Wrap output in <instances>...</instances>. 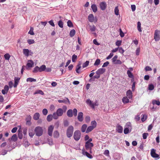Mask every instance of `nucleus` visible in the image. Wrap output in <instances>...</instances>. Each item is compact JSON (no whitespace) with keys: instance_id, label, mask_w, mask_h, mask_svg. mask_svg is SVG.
Returning <instances> with one entry per match:
<instances>
[{"instance_id":"nucleus-1","label":"nucleus","mask_w":160,"mask_h":160,"mask_svg":"<svg viewBox=\"0 0 160 160\" xmlns=\"http://www.w3.org/2000/svg\"><path fill=\"white\" fill-rule=\"evenodd\" d=\"M78 111L76 109L74 108L73 110L72 109L68 110L67 112V114L68 116L69 117H72L73 115L75 117H76L77 115Z\"/></svg>"},{"instance_id":"nucleus-2","label":"nucleus","mask_w":160,"mask_h":160,"mask_svg":"<svg viewBox=\"0 0 160 160\" xmlns=\"http://www.w3.org/2000/svg\"><path fill=\"white\" fill-rule=\"evenodd\" d=\"M36 135L38 137L41 136L43 133V130L42 128L40 126L36 127L34 129Z\"/></svg>"},{"instance_id":"nucleus-3","label":"nucleus","mask_w":160,"mask_h":160,"mask_svg":"<svg viewBox=\"0 0 160 160\" xmlns=\"http://www.w3.org/2000/svg\"><path fill=\"white\" fill-rule=\"evenodd\" d=\"M93 146V144L92 142H86L85 144V148L87 150H89V152L92 153V149Z\"/></svg>"},{"instance_id":"nucleus-4","label":"nucleus","mask_w":160,"mask_h":160,"mask_svg":"<svg viewBox=\"0 0 160 160\" xmlns=\"http://www.w3.org/2000/svg\"><path fill=\"white\" fill-rule=\"evenodd\" d=\"M73 130V128L72 126H70L68 127L67 132V136L68 138H70L72 136Z\"/></svg>"},{"instance_id":"nucleus-5","label":"nucleus","mask_w":160,"mask_h":160,"mask_svg":"<svg viewBox=\"0 0 160 160\" xmlns=\"http://www.w3.org/2000/svg\"><path fill=\"white\" fill-rule=\"evenodd\" d=\"M154 39L156 42L158 41L160 39V31L156 30L154 33Z\"/></svg>"},{"instance_id":"nucleus-6","label":"nucleus","mask_w":160,"mask_h":160,"mask_svg":"<svg viewBox=\"0 0 160 160\" xmlns=\"http://www.w3.org/2000/svg\"><path fill=\"white\" fill-rule=\"evenodd\" d=\"M151 155L154 158H159V155L156 153V150L152 148L151 150Z\"/></svg>"},{"instance_id":"nucleus-7","label":"nucleus","mask_w":160,"mask_h":160,"mask_svg":"<svg viewBox=\"0 0 160 160\" xmlns=\"http://www.w3.org/2000/svg\"><path fill=\"white\" fill-rule=\"evenodd\" d=\"M82 154L84 156H86L89 158L92 159L93 158L92 155L88 153L87 151H85L84 148L82 150Z\"/></svg>"},{"instance_id":"nucleus-8","label":"nucleus","mask_w":160,"mask_h":160,"mask_svg":"<svg viewBox=\"0 0 160 160\" xmlns=\"http://www.w3.org/2000/svg\"><path fill=\"white\" fill-rule=\"evenodd\" d=\"M74 138L76 140H78L80 138V132L79 131H75L74 134Z\"/></svg>"},{"instance_id":"nucleus-9","label":"nucleus","mask_w":160,"mask_h":160,"mask_svg":"<svg viewBox=\"0 0 160 160\" xmlns=\"http://www.w3.org/2000/svg\"><path fill=\"white\" fill-rule=\"evenodd\" d=\"M54 129V127L52 125L50 126L48 129V133L50 136L52 135V132Z\"/></svg>"},{"instance_id":"nucleus-10","label":"nucleus","mask_w":160,"mask_h":160,"mask_svg":"<svg viewBox=\"0 0 160 160\" xmlns=\"http://www.w3.org/2000/svg\"><path fill=\"white\" fill-rule=\"evenodd\" d=\"M58 102L59 103H63L65 104H70V102L69 100V99L66 98H65L64 99H62V100H59Z\"/></svg>"},{"instance_id":"nucleus-11","label":"nucleus","mask_w":160,"mask_h":160,"mask_svg":"<svg viewBox=\"0 0 160 160\" xmlns=\"http://www.w3.org/2000/svg\"><path fill=\"white\" fill-rule=\"evenodd\" d=\"M116 131L119 133H122L123 132L122 127L119 124H118L116 126Z\"/></svg>"},{"instance_id":"nucleus-12","label":"nucleus","mask_w":160,"mask_h":160,"mask_svg":"<svg viewBox=\"0 0 160 160\" xmlns=\"http://www.w3.org/2000/svg\"><path fill=\"white\" fill-rule=\"evenodd\" d=\"M86 103L89 105V106L92 109H94L95 108V107L94 103L91 100L89 99H88L86 101Z\"/></svg>"},{"instance_id":"nucleus-13","label":"nucleus","mask_w":160,"mask_h":160,"mask_svg":"<svg viewBox=\"0 0 160 160\" xmlns=\"http://www.w3.org/2000/svg\"><path fill=\"white\" fill-rule=\"evenodd\" d=\"M105 71V69L104 68H100L98 70L96 73L97 74L100 75L103 74Z\"/></svg>"},{"instance_id":"nucleus-14","label":"nucleus","mask_w":160,"mask_h":160,"mask_svg":"<svg viewBox=\"0 0 160 160\" xmlns=\"http://www.w3.org/2000/svg\"><path fill=\"white\" fill-rule=\"evenodd\" d=\"M100 7L102 10H105L107 7L106 3L105 2H101L100 4Z\"/></svg>"},{"instance_id":"nucleus-15","label":"nucleus","mask_w":160,"mask_h":160,"mask_svg":"<svg viewBox=\"0 0 160 160\" xmlns=\"http://www.w3.org/2000/svg\"><path fill=\"white\" fill-rule=\"evenodd\" d=\"M64 112V111L61 108H59L57 109L56 111V113H57L59 117L61 116L62 115Z\"/></svg>"},{"instance_id":"nucleus-16","label":"nucleus","mask_w":160,"mask_h":160,"mask_svg":"<svg viewBox=\"0 0 160 160\" xmlns=\"http://www.w3.org/2000/svg\"><path fill=\"white\" fill-rule=\"evenodd\" d=\"M34 62L32 60H29L28 61V63L27 64V69H28V68H32L34 65Z\"/></svg>"},{"instance_id":"nucleus-17","label":"nucleus","mask_w":160,"mask_h":160,"mask_svg":"<svg viewBox=\"0 0 160 160\" xmlns=\"http://www.w3.org/2000/svg\"><path fill=\"white\" fill-rule=\"evenodd\" d=\"M20 80V78L19 77H15L14 78V87L16 88L18 84L19 81Z\"/></svg>"},{"instance_id":"nucleus-18","label":"nucleus","mask_w":160,"mask_h":160,"mask_svg":"<svg viewBox=\"0 0 160 160\" xmlns=\"http://www.w3.org/2000/svg\"><path fill=\"white\" fill-rule=\"evenodd\" d=\"M132 93L130 90H128L127 92V97L129 99H131L132 98Z\"/></svg>"},{"instance_id":"nucleus-19","label":"nucleus","mask_w":160,"mask_h":160,"mask_svg":"<svg viewBox=\"0 0 160 160\" xmlns=\"http://www.w3.org/2000/svg\"><path fill=\"white\" fill-rule=\"evenodd\" d=\"M88 19L90 22H94V18L93 14H91L89 15L88 16Z\"/></svg>"},{"instance_id":"nucleus-20","label":"nucleus","mask_w":160,"mask_h":160,"mask_svg":"<svg viewBox=\"0 0 160 160\" xmlns=\"http://www.w3.org/2000/svg\"><path fill=\"white\" fill-rule=\"evenodd\" d=\"M125 128L128 129L129 130L132 131V127L131 123L129 122H127L125 126Z\"/></svg>"},{"instance_id":"nucleus-21","label":"nucleus","mask_w":160,"mask_h":160,"mask_svg":"<svg viewBox=\"0 0 160 160\" xmlns=\"http://www.w3.org/2000/svg\"><path fill=\"white\" fill-rule=\"evenodd\" d=\"M29 50L28 49H24L23 50V54L27 57L29 55Z\"/></svg>"},{"instance_id":"nucleus-22","label":"nucleus","mask_w":160,"mask_h":160,"mask_svg":"<svg viewBox=\"0 0 160 160\" xmlns=\"http://www.w3.org/2000/svg\"><path fill=\"white\" fill-rule=\"evenodd\" d=\"M91 8L92 10V11L94 12H96L97 11L98 9L97 5L95 4H92L91 5Z\"/></svg>"},{"instance_id":"nucleus-23","label":"nucleus","mask_w":160,"mask_h":160,"mask_svg":"<svg viewBox=\"0 0 160 160\" xmlns=\"http://www.w3.org/2000/svg\"><path fill=\"white\" fill-rule=\"evenodd\" d=\"M127 97H124L122 99V102L124 103H127L129 102V100Z\"/></svg>"},{"instance_id":"nucleus-24","label":"nucleus","mask_w":160,"mask_h":160,"mask_svg":"<svg viewBox=\"0 0 160 160\" xmlns=\"http://www.w3.org/2000/svg\"><path fill=\"white\" fill-rule=\"evenodd\" d=\"M34 135V133L33 131L32 128L29 129V135L30 137L32 138Z\"/></svg>"},{"instance_id":"nucleus-25","label":"nucleus","mask_w":160,"mask_h":160,"mask_svg":"<svg viewBox=\"0 0 160 160\" xmlns=\"http://www.w3.org/2000/svg\"><path fill=\"white\" fill-rule=\"evenodd\" d=\"M94 128L92 126H89L88 127L86 130V133H88L92 131Z\"/></svg>"},{"instance_id":"nucleus-26","label":"nucleus","mask_w":160,"mask_h":160,"mask_svg":"<svg viewBox=\"0 0 160 160\" xmlns=\"http://www.w3.org/2000/svg\"><path fill=\"white\" fill-rule=\"evenodd\" d=\"M88 26L90 29V30L91 32H94L96 30V27L94 25H88Z\"/></svg>"},{"instance_id":"nucleus-27","label":"nucleus","mask_w":160,"mask_h":160,"mask_svg":"<svg viewBox=\"0 0 160 160\" xmlns=\"http://www.w3.org/2000/svg\"><path fill=\"white\" fill-rule=\"evenodd\" d=\"M40 114L39 113L36 112L34 115L33 118L35 120H38L39 118Z\"/></svg>"},{"instance_id":"nucleus-28","label":"nucleus","mask_w":160,"mask_h":160,"mask_svg":"<svg viewBox=\"0 0 160 160\" xmlns=\"http://www.w3.org/2000/svg\"><path fill=\"white\" fill-rule=\"evenodd\" d=\"M46 68V66L44 65H42L40 67H39V72H41L44 71L45 70Z\"/></svg>"},{"instance_id":"nucleus-29","label":"nucleus","mask_w":160,"mask_h":160,"mask_svg":"<svg viewBox=\"0 0 160 160\" xmlns=\"http://www.w3.org/2000/svg\"><path fill=\"white\" fill-rule=\"evenodd\" d=\"M87 126L86 124H84L82 125L81 128V131L82 132H86Z\"/></svg>"},{"instance_id":"nucleus-30","label":"nucleus","mask_w":160,"mask_h":160,"mask_svg":"<svg viewBox=\"0 0 160 160\" xmlns=\"http://www.w3.org/2000/svg\"><path fill=\"white\" fill-rule=\"evenodd\" d=\"M18 139V137L17 135L16 134L13 135L11 138V139L12 141L14 142H16L17 141Z\"/></svg>"},{"instance_id":"nucleus-31","label":"nucleus","mask_w":160,"mask_h":160,"mask_svg":"<svg viewBox=\"0 0 160 160\" xmlns=\"http://www.w3.org/2000/svg\"><path fill=\"white\" fill-rule=\"evenodd\" d=\"M52 118L53 116H52V115L49 114L47 116V120L48 122H50L52 120Z\"/></svg>"},{"instance_id":"nucleus-32","label":"nucleus","mask_w":160,"mask_h":160,"mask_svg":"<svg viewBox=\"0 0 160 160\" xmlns=\"http://www.w3.org/2000/svg\"><path fill=\"white\" fill-rule=\"evenodd\" d=\"M127 74L129 78H133V75L130 71L129 70H128L127 71Z\"/></svg>"},{"instance_id":"nucleus-33","label":"nucleus","mask_w":160,"mask_h":160,"mask_svg":"<svg viewBox=\"0 0 160 160\" xmlns=\"http://www.w3.org/2000/svg\"><path fill=\"white\" fill-rule=\"evenodd\" d=\"M141 23L140 22H138L137 23V28L139 32H141L142 30L141 28Z\"/></svg>"},{"instance_id":"nucleus-34","label":"nucleus","mask_w":160,"mask_h":160,"mask_svg":"<svg viewBox=\"0 0 160 160\" xmlns=\"http://www.w3.org/2000/svg\"><path fill=\"white\" fill-rule=\"evenodd\" d=\"M59 133L57 131H55L54 132L53 136L54 138H57L59 136Z\"/></svg>"},{"instance_id":"nucleus-35","label":"nucleus","mask_w":160,"mask_h":160,"mask_svg":"<svg viewBox=\"0 0 160 160\" xmlns=\"http://www.w3.org/2000/svg\"><path fill=\"white\" fill-rule=\"evenodd\" d=\"M132 131L129 130L128 129L124 128V133L125 134H126Z\"/></svg>"},{"instance_id":"nucleus-36","label":"nucleus","mask_w":160,"mask_h":160,"mask_svg":"<svg viewBox=\"0 0 160 160\" xmlns=\"http://www.w3.org/2000/svg\"><path fill=\"white\" fill-rule=\"evenodd\" d=\"M75 33V31L74 29L72 30L69 33L70 36L71 37H73Z\"/></svg>"},{"instance_id":"nucleus-37","label":"nucleus","mask_w":160,"mask_h":160,"mask_svg":"<svg viewBox=\"0 0 160 160\" xmlns=\"http://www.w3.org/2000/svg\"><path fill=\"white\" fill-rule=\"evenodd\" d=\"M100 62V60L99 59H97L96 60L95 63L94 64V66H98Z\"/></svg>"},{"instance_id":"nucleus-38","label":"nucleus","mask_w":160,"mask_h":160,"mask_svg":"<svg viewBox=\"0 0 160 160\" xmlns=\"http://www.w3.org/2000/svg\"><path fill=\"white\" fill-rule=\"evenodd\" d=\"M152 103L153 105L155 104L158 105H160V102L159 101L156 100H154L152 101Z\"/></svg>"},{"instance_id":"nucleus-39","label":"nucleus","mask_w":160,"mask_h":160,"mask_svg":"<svg viewBox=\"0 0 160 160\" xmlns=\"http://www.w3.org/2000/svg\"><path fill=\"white\" fill-rule=\"evenodd\" d=\"M36 79L31 78H28L27 79V82H36Z\"/></svg>"},{"instance_id":"nucleus-40","label":"nucleus","mask_w":160,"mask_h":160,"mask_svg":"<svg viewBox=\"0 0 160 160\" xmlns=\"http://www.w3.org/2000/svg\"><path fill=\"white\" fill-rule=\"evenodd\" d=\"M77 56L75 54H74L72 55V61L73 62H76L77 59Z\"/></svg>"},{"instance_id":"nucleus-41","label":"nucleus","mask_w":160,"mask_h":160,"mask_svg":"<svg viewBox=\"0 0 160 160\" xmlns=\"http://www.w3.org/2000/svg\"><path fill=\"white\" fill-rule=\"evenodd\" d=\"M39 67L38 66H36L34 69L33 71V72L34 73H36L38 72H39Z\"/></svg>"},{"instance_id":"nucleus-42","label":"nucleus","mask_w":160,"mask_h":160,"mask_svg":"<svg viewBox=\"0 0 160 160\" xmlns=\"http://www.w3.org/2000/svg\"><path fill=\"white\" fill-rule=\"evenodd\" d=\"M92 126L95 128L97 126V122L95 121H92L91 122Z\"/></svg>"},{"instance_id":"nucleus-43","label":"nucleus","mask_w":160,"mask_h":160,"mask_svg":"<svg viewBox=\"0 0 160 160\" xmlns=\"http://www.w3.org/2000/svg\"><path fill=\"white\" fill-rule=\"evenodd\" d=\"M148 88V90H152L154 88V86L152 84L149 85Z\"/></svg>"},{"instance_id":"nucleus-44","label":"nucleus","mask_w":160,"mask_h":160,"mask_svg":"<svg viewBox=\"0 0 160 160\" xmlns=\"http://www.w3.org/2000/svg\"><path fill=\"white\" fill-rule=\"evenodd\" d=\"M52 116H53V118L55 119H57L58 118V117H59L58 115L56 112L53 113Z\"/></svg>"},{"instance_id":"nucleus-45","label":"nucleus","mask_w":160,"mask_h":160,"mask_svg":"<svg viewBox=\"0 0 160 160\" xmlns=\"http://www.w3.org/2000/svg\"><path fill=\"white\" fill-rule=\"evenodd\" d=\"M89 61H87L85 63H83L82 66L83 68H84L88 66L89 64Z\"/></svg>"},{"instance_id":"nucleus-46","label":"nucleus","mask_w":160,"mask_h":160,"mask_svg":"<svg viewBox=\"0 0 160 160\" xmlns=\"http://www.w3.org/2000/svg\"><path fill=\"white\" fill-rule=\"evenodd\" d=\"M114 12L115 13L116 15H119V9L118 6L115 8Z\"/></svg>"},{"instance_id":"nucleus-47","label":"nucleus","mask_w":160,"mask_h":160,"mask_svg":"<svg viewBox=\"0 0 160 160\" xmlns=\"http://www.w3.org/2000/svg\"><path fill=\"white\" fill-rule=\"evenodd\" d=\"M40 94L41 95H43L44 93L41 90H38L37 91H36L34 93V94Z\"/></svg>"},{"instance_id":"nucleus-48","label":"nucleus","mask_w":160,"mask_h":160,"mask_svg":"<svg viewBox=\"0 0 160 160\" xmlns=\"http://www.w3.org/2000/svg\"><path fill=\"white\" fill-rule=\"evenodd\" d=\"M27 42L29 44H31L34 43H35V41L33 39H29L27 40Z\"/></svg>"},{"instance_id":"nucleus-49","label":"nucleus","mask_w":160,"mask_h":160,"mask_svg":"<svg viewBox=\"0 0 160 160\" xmlns=\"http://www.w3.org/2000/svg\"><path fill=\"white\" fill-rule=\"evenodd\" d=\"M118 58V56L116 55H115L112 59V62H114V63L116 62L117 60V59Z\"/></svg>"},{"instance_id":"nucleus-50","label":"nucleus","mask_w":160,"mask_h":160,"mask_svg":"<svg viewBox=\"0 0 160 160\" xmlns=\"http://www.w3.org/2000/svg\"><path fill=\"white\" fill-rule=\"evenodd\" d=\"M33 28H32L31 27L30 28V30H29V32H28V33L30 34L31 35H34V33L33 32Z\"/></svg>"},{"instance_id":"nucleus-51","label":"nucleus","mask_w":160,"mask_h":160,"mask_svg":"<svg viewBox=\"0 0 160 160\" xmlns=\"http://www.w3.org/2000/svg\"><path fill=\"white\" fill-rule=\"evenodd\" d=\"M147 118V116L146 115H143L141 118V120L142 122L145 121Z\"/></svg>"},{"instance_id":"nucleus-52","label":"nucleus","mask_w":160,"mask_h":160,"mask_svg":"<svg viewBox=\"0 0 160 160\" xmlns=\"http://www.w3.org/2000/svg\"><path fill=\"white\" fill-rule=\"evenodd\" d=\"M58 25L61 28L63 27V22L61 20H60L58 21Z\"/></svg>"},{"instance_id":"nucleus-53","label":"nucleus","mask_w":160,"mask_h":160,"mask_svg":"<svg viewBox=\"0 0 160 160\" xmlns=\"http://www.w3.org/2000/svg\"><path fill=\"white\" fill-rule=\"evenodd\" d=\"M4 58L5 59L8 60L10 58V55L8 53L4 55Z\"/></svg>"},{"instance_id":"nucleus-54","label":"nucleus","mask_w":160,"mask_h":160,"mask_svg":"<svg viewBox=\"0 0 160 160\" xmlns=\"http://www.w3.org/2000/svg\"><path fill=\"white\" fill-rule=\"evenodd\" d=\"M68 26L70 27H73V24L70 20H69L67 22Z\"/></svg>"},{"instance_id":"nucleus-55","label":"nucleus","mask_w":160,"mask_h":160,"mask_svg":"<svg viewBox=\"0 0 160 160\" xmlns=\"http://www.w3.org/2000/svg\"><path fill=\"white\" fill-rule=\"evenodd\" d=\"M104 154L107 156H109V152L108 150H106L103 153Z\"/></svg>"},{"instance_id":"nucleus-56","label":"nucleus","mask_w":160,"mask_h":160,"mask_svg":"<svg viewBox=\"0 0 160 160\" xmlns=\"http://www.w3.org/2000/svg\"><path fill=\"white\" fill-rule=\"evenodd\" d=\"M148 135V133H144L142 134V137L143 139H145L147 138V137Z\"/></svg>"},{"instance_id":"nucleus-57","label":"nucleus","mask_w":160,"mask_h":160,"mask_svg":"<svg viewBox=\"0 0 160 160\" xmlns=\"http://www.w3.org/2000/svg\"><path fill=\"white\" fill-rule=\"evenodd\" d=\"M42 112L44 115H46L48 113V110L44 108L42 110Z\"/></svg>"},{"instance_id":"nucleus-58","label":"nucleus","mask_w":160,"mask_h":160,"mask_svg":"<svg viewBox=\"0 0 160 160\" xmlns=\"http://www.w3.org/2000/svg\"><path fill=\"white\" fill-rule=\"evenodd\" d=\"M27 128H24L23 129V133L24 136H26L27 133Z\"/></svg>"},{"instance_id":"nucleus-59","label":"nucleus","mask_w":160,"mask_h":160,"mask_svg":"<svg viewBox=\"0 0 160 160\" xmlns=\"http://www.w3.org/2000/svg\"><path fill=\"white\" fill-rule=\"evenodd\" d=\"M145 70L146 71H151L152 70V68L149 66H146L145 68Z\"/></svg>"},{"instance_id":"nucleus-60","label":"nucleus","mask_w":160,"mask_h":160,"mask_svg":"<svg viewBox=\"0 0 160 160\" xmlns=\"http://www.w3.org/2000/svg\"><path fill=\"white\" fill-rule=\"evenodd\" d=\"M122 42L120 40H118L116 42V45L118 46H119L121 45Z\"/></svg>"},{"instance_id":"nucleus-61","label":"nucleus","mask_w":160,"mask_h":160,"mask_svg":"<svg viewBox=\"0 0 160 160\" xmlns=\"http://www.w3.org/2000/svg\"><path fill=\"white\" fill-rule=\"evenodd\" d=\"M118 49L119 52L121 53L122 54L124 52V51L122 47H119Z\"/></svg>"},{"instance_id":"nucleus-62","label":"nucleus","mask_w":160,"mask_h":160,"mask_svg":"<svg viewBox=\"0 0 160 160\" xmlns=\"http://www.w3.org/2000/svg\"><path fill=\"white\" fill-rule=\"evenodd\" d=\"M85 120L87 123L89 122L90 121V117L88 116H87L85 118Z\"/></svg>"},{"instance_id":"nucleus-63","label":"nucleus","mask_w":160,"mask_h":160,"mask_svg":"<svg viewBox=\"0 0 160 160\" xmlns=\"http://www.w3.org/2000/svg\"><path fill=\"white\" fill-rule=\"evenodd\" d=\"M113 55V54L111 52L110 53V54L106 58L107 59H109L112 58V57Z\"/></svg>"},{"instance_id":"nucleus-64","label":"nucleus","mask_w":160,"mask_h":160,"mask_svg":"<svg viewBox=\"0 0 160 160\" xmlns=\"http://www.w3.org/2000/svg\"><path fill=\"white\" fill-rule=\"evenodd\" d=\"M109 63L108 61H107L103 63V65L102 66V67L104 68L107 67L108 66Z\"/></svg>"}]
</instances>
